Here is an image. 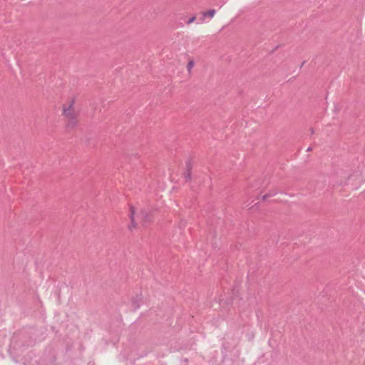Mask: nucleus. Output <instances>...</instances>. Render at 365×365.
<instances>
[{"label":"nucleus","instance_id":"1","mask_svg":"<svg viewBox=\"0 0 365 365\" xmlns=\"http://www.w3.org/2000/svg\"><path fill=\"white\" fill-rule=\"evenodd\" d=\"M75 98H71L66 103L62 106V115L66 119V127L73 129L79 122V111L75 109Z\"/></svg>","mask_w":365,"mask_h":365},{"label":"nucleus","instance_id":"2","mask_svg":"<svg viewBox=\"0 0 365 365\" xmlns=\"http://www.w3.org/2000/svg\"><path fill=\"white\" fill-rule=\"evenodd\" d=\"M128 216L130 220L128 229L130 231L135 230L140 225H145L149 220L148 213L145 210L133 205L129 206Z\"/></svg>","mask_w":365,"mask_h":365},{"label":"nucleus","instance_id":"3","mask_svg":"<svg viewBox=\"0 0 365 365\" xmlns=\"http://www.w3.org/2000/svg\"><path fill=\"white\" fill-rule=\"evenodd\" d=\"M216 11L215 9H210L205 12L203 13V16L205 17V16H209L210 18L213 17L215 14Z\"/></svg>","mask_w":365,"mask_h":365},{"label":"nucleus","instance_id":"4","mask_svg":"<svg viewBox=\"0 0 365 365\" xmlns=\"http://www.w3.org/2000/svg\"><path fill=\"white\" fill-rule=\"evenodd\" d=\"M195 65V62L192 59L190 60L187 65V70L189 73L192 72V69Z\"/></svg>","mask_w":365,"mask_h":365},{"label":"nucleus","instance_id":"5","mask_svg":"<svg viewBox=\"0 0 365 365\" xmlns=\"http://www.w3.org/2000/svg\"><path fill=\"white\" fill-rule=\"evenodd\" d=\"M195 16H192V18H190L188 21H187V24H190L191 23H192L195 20Z\"/></svg>","mask_w":365,"mask_h":365}]
</instances>
